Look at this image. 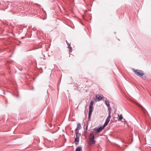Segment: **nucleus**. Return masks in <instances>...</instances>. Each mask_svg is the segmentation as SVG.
Instances as JSON below:
<instances>
[{
	"mask_svg": "<svg viewBox=\"0 0 151 151\" xmlns=\"http://www.w3.org/2000/svg\"><path fill=\"white\" fill-rule=\"evenodd\" d=\"M93 101H91L90 103V105L89 106V111H93Z\"/></svg>",
	"mask_w": 151,
	"mask_h": 151,
	"instance_id": "nucleus-6",
	"label": "nucleus"
},
{
	"mask_svg": "<svg viewBox=\"0 0 151 151\" xmlns=\"http://www.w3.org/2000/svg\"><path fill=\"white\" fill-rule=\"evenodd\" d=\"M103 96L102 95L99 94L97 95L95 97V101H100L103 98Z\"/></svg>",
	"mask_w": 151,
	"mask_h": 151,
	"instance_id": "nucleus-5",
	"label": "nucleus"
},
{
	"mask_svg": "<svg viewBox=\"0 0 151 151\" xmlns=\"http://www.w3.org/2000/svg\"><path fill=\"white\" fill-rule=\"evenodd\" d=\"M105 104L107 106V107L109 106H110L109 101H105Z\"/></svg>",
	"mask_w": 151,
	"mask_h": 151,
	"instance_id": "nucleus-13",
	"label": "nucleus"
},
{
	"mask_svg": "<svg viewBox=\"0 0 151 151\" xmlns=\"http://www.w3.org/2000/svg\"><path fill=\"white\" fill-rule=\"evenodd\" d=\"M9 12H12V14H15L16 12H20L21 11V7L20 6H18L14 3H12L11 5H9Z\"/></svg>",
	"mask_w": 151,
	"mask_h": 151,
	"instance_id": "nucleus-1",
	"label": "nucleus"
},
{
	"mask_svg": "<svg viewBox=\"0 0 151 151\" xmlns=\"http://www.w3.org/2000/svg\"><path fill=\"white\" fill-rule=\"evenodd\" d=\"M111 113H109V112L108 113V116L107 117L109 119H110V118H111V116L110 115Z\"/></svg>",
	"mask_w": 151,
	"mask_h": 151,
	"instance_id": "nucleus-18",
	"label": "nucleus"
},
{
	"mask_svg": "<svg viewBox=\"0 0 151 151\" xmlns=\"http://www.w3.org/2000/svg\"><path fill=\"white\" fill-rule=\"evenodd\" d=\"M8 7L9 6L8 5H7L6 6V8H5V7H3L2 9H3L4 10L6 9H7Z\"/></svg>",
	"mask_w": 151,
	"mask_h": 151,
	"instance_id": "nucleus-17",
	"label": "nucleus"
},
{
	"mask_svg": "<svg viewBox=\"0 0 151 151\" xmlns=\"http://www.w3.org/2000/svg\"><path fill=\"white\" fill-rule=\"evenodd\" d=\"M94 136L93 133H91L89 136V139L90 142L89 144L90 146L92 145L93 144V142L94 143L96 142V141L94 140Z\"/></svg>",
	"mask_w": 151,
	"mask_h": 151,
	"instance_id": "nucleus-3",
	"label": "nucleus"
},
{
	"mask_svg": "<svg viewBox=\"0 0 151 151\" xmlns=\"http://www.w3.org/2000/svg\"><path fill=\"white\" fill-rule=\"evenodd\" d=\"M110 120V119H109L108 118V117L107 118V119H106V120L108 121L109 122Z\"/></svg>",
	"mask_w": 151,
	"mask_h": 151,
	"instance_id": "nucleus-20",
	"label": "nucleus"
},
{
	"mask_svg": "<svg viewBox=\"0 0 151 151\" xmlns=\"http://www.w3.org/2000/svg\"><path fill=\"white\" fill-rule=\"evenodd\" d=\"M79 140V138L78 135L76 136V138L75 139V143L76 145H77Z\"/></svg>",
	"mask_w": 151,
	"mask_h": 151,
	"instance_id": "nucleus-7",
	"label": "nucleus"
},
{
	"mask_svg": "<svg viewBox=\"0 0 151 151\" xmlns=\"http://www.w3.org/2000/svg\"><path fill=\"white\" fill-rule=\"evenodd\" d=\"M92 111H89L88 121H89L92 113Z\"/></svg>",
	"mask_w": 151,
	"mask_h": 151,
	"instance_id": "nucleus-10",
	"label": "nucleus"
},
{
	"mask_svg": "<svg viewBox=\"0 0 151 151\" xmlns=\"http://www.w3.org/2000/svg\"><path fill=\"white\" fill-rule=\"evenodd\" d=\"M110 120V119H109L108 118V117L107 118V119H106V120L108 121L109 122Z\"/></svg>",
	"mask_w": 151,
	"mask_h": 151,
	"instance_id": "nucleus-21",
	"label": "nucleus"
},
{
	"mask_svg": "<svg viewBox=\"0 0 151 151\" xmlns=\"http://www.w3.org/2000/svg\"><path fill=\"white\" fill-rule=\"evenodd\" d=\"M119 118L118 119H119V120H121L123 118L122 116L121 115H119Z\"/></svg>",
	"mask_w": 151,
	"mask_h": 151,
	"instance_id": "nucleus-15",
	"label": "nucleus"
},
{
	"mask_svg": "<svg viewBox=\"0 0 151 151\" xmlns=\"http://www.w3.org/2000/svg\"><path fill=\"white\" fill-rule=\"evenodd\" d=\"M66 43H67V45H68V48L69 49H70V50H71V52L72 48L70 46V44L67 42V40H66Z\"/></svg>",
	"mask_w": 151,
	"mask_h": 151,
	"instance_id": "nucleus-12",
	"label": "nucleus"
},
{
	"mask_svg": "<svg viewBox=\"0 0 151 151\" xmlns=\"http://www.w3.org/2000/svg\"><path fill=\"white\" fill-rule=\"evenodd\" d=\"M137 104L141 109L142 111L144 112L146 111L145 109L141 105L139 104Z\"/></svg>",
	"mask_w": 151,
	"mask_h": 151,
	"instance_id": "nucleus-8",
	"label": "nucleus"
},
{
	"mask_svg": "<svg viewBox=\"0 0 151 151\" xmlns=\"http://www.w3.org/2000/svg\"><path fill=\"white\" fill-rule=\"evenodd\" d=\"M146 78L145 77V76H144L143 77V79H146Z\"/></svg>",
	"mask_w": 151,
	"mask_h": 151,
	"instance_id": "nucleus-22",
	"label": "nucleus"
},
{
	"mask_svg": "<svg viewBox=\"0 0 151 151\" xmlns=\"http://www.w3.org/2000/svg\"><path fill=\"white\" fill-rule=\"evenodd\" d=\"M81 128V124L80 123H78L76 128V130H79Z\"/></svg>",
	"mask_w": 151,
	"mask_h": 151,
	"instance_id": "nucleus-9",
	"label": "nucleus"
},
{
	"mask_svg": "<svg viewBox=\"0 0 151 151\" xmlns=\"http://www.w3.org/2000/svg\"><path fill=\"white\" fill-rule=\"evenodd\" d=\"M107 107H108V113L109 112V113H111V107L110 106H109Z\"/></svg>",
	"mask_w": 151,
	"mask_h": 151,
	"instance_id": "nucleus-14",
	"label": "nucleus"
},
{
	"mask_svg": "<svg viewBox=\"0 0 151 151\" xmlns=\"http://www.w3.org/2000/svg\"><path fill=\"white\" fill-rule=\"evenodd\" d=\"M75 151H82V149L81 147L79 146L76 148Z\"/></svg>",
	"mask_w": 151,
	"mask_h": 151,
	"instance_id": "nucleus-11",
	"label": "nucleus"
},
{
	"mask_svg": "<svg viewBox=\"0 0 151 151\" xmlns=\"http://www.w3.org/2000/svg\"><path fill=\"white\" fill-rule=\"evenodd\" d=\"M106 123H107L108 124L109 122L106 120V121L105 122Z\"/></svg>",
	"mask_w": 151,
	"mask_h": 151,
	"instance_id": "nucleus-23",
	"label": "nucleus"
},
{
	"mask_svg": "<svg viewBox=\"0 0 151 151\" xmlns=\"http://www.w3.org/2000/svg\"><path fill=\"white\" fill-rule=\"evenodd\" d=\"M78 135L80 136H81V133H79V134H78Z\"/></svg>",
	"mask_w": 151,
	"mask_h": 151,
	"instance_id": "nucleus-24",
	"label": "nucleus"
},
{
	"mask_svg": "<svg viewBox=\"0 0 151 151\" xmlns=\"http://www.w3.org/2000/svg\"><path fill=\"white\" fill-rule=\"evenodd\" d=\"M108 124L105 122L104 124V125L102 126H101L102 128L103 129L104 127H105Z\"/></svg>",
	"mask_w": 151,
	"mask_h": 151,
	"instance_id": "nucleus-16",
	"label": "nucleus"
},
{
	"mask_svg": "<svg viewBox=\"0 0 151 151\" xmlns=\"http://www.w3.org/2000/svg\"><path fill=\"white\" fill-rule=\"evenodd\" d=\"M103 129L101 126L99 127H96L93 129V132L94 133H99Z\"/></svg>",
	"mask_w": 151,
	"mask_h": 151,
	"instance_id": "nucleus-4",
	"label": "nucleus"
},
{
	"mask_svg": "<svg viewBox=\"0 0 151 151\" xmlns=\"http://www.w3.org/2000/svg\"><path fill=\"white\" fill-rule=\"evenodd\" d=\"M132 70L135 75L139 77H142L144 75L143 71L141 70L136 69L134 68H132Z\"/></svg>",
	"mask_w": 151,
	"mask_h": 151,
	"instance_id": "nucleus-2",
	"label": "nucleus"
},
{
	"mask_svg": "<svg viewBox=\"0 0 151 151\" xmlns=\"http://www.w3.org/2000/svg\"><path fill=\"white\" fill-rule=\"evenodd\" d=\"M78 134H79V130H76V135H78Z\"/></svg>",
	"mask_w": 151,
	"mask_h": 151,
	"instance_id": "nucleus-19",
	"label": "nucleus"
}]
</instances>
